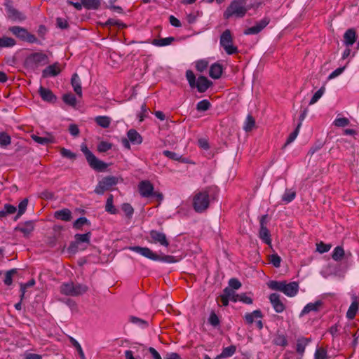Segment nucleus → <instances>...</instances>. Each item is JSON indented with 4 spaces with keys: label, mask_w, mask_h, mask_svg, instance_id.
Segmentation results:
<instances>
[{
    "label": "nucleus",
    "mask_w": 359,
    "mask_h": 359,
    "mask_svg": "<svg viewBox=\"0 0 359 359\" xmlns=\"http://www.w3.org/2000/svg\"><path fill=\"white\" fill-rule=\"evenodd\" d=\"M215 188L208 187L196 194L193 198V207L196 212H203L208 209L210 204V194L215 191Z\"/></svg>",
    "instance_id": "nucleus-1"
},
{
    "label": "nucleus",
    "mask_w": 359,
    "mask_h": 359,
    "mask_svg": "<svg viewBox=\"0 0 359 359\" xmlns=\"http://www.w3.org/2000/svg\"><path fill=\"white\" fill-rule=\"evenodd\" d=\"M250 8L247 5L246 0H233L224 13V18L229 19L231 17L243 18Z\"/></svg>",
    "instance_id": "nucleus-2"
},
{
    "label": "nucleus",
    "mask_w": 359,
    "mask_h": 359,
    "mask_svg": "<svg viewBox=\"0 0 359 359\" xmlns=\"http://www.w3.org/2000/svg\"><path fill=\"white\" fill-rule=\"evenodd\" d=\"M129 249L153 261L175 263L177 259L171 255L159 256L147 247L132 246Z\"/></svg>",
    "instance_id": "nucleus-3"
},
{
    "label": "nucleus",
    "mask_w": 359,
    "mask_h": 359,
    "mask_svg": "<svg viewBox=\"0 0 359 359\" xmlns=\"http://www.w3.org/2000/svg\"><path fill=\"white\" fill-rule=\"evenodd\" d=\"M268 285L271 290L282 292L290 297L295 296L299 291V285L297 282L287 283L286 281L271 280Z\"/></svg>",
    "instance_id": "nucleus-4"
},
{
    "label": "nucleus",
    "mask_w": 359,
    "mask_h": 359,
    "mask_svg": "<svg viewBox=\"0 0 359 359\" xmlns=\"http://www.w3.org/2000/svg\"><path fill=\"white\" fill-rule=\"evenodd\" d=\"M81 150L84 154L86 161L91 168L96 171L104 170L108 165L104 161L98 159L88 148L86 144L81 146Z\"/></svg>",
    "instance_id": "nucleus-5"
},
{
    "label": "nucleus",
    "mask_w": 359,
    "mask_h": 359,
    "mask_svg": "<svg viewBox=\"0 0 359 359\" xmlns=\"http://www.w3.org/2000/svg\"><path fill=\"white\" fill-rule=\"evenodd\" d=\"M49 62L48 55L42 52L33 53L25 59L26 65L32 69L47 65Z\"/></svg>",
    "instance_id": "nucleus-6"
},
{
    "label": "nucleus",
    "mask_w": 359,
    "mask_h": 359,
    "mask_svg": "<svg viewBox=\"0 0 359 359\" xmlns=\"http://www.w3.org/2000/svg\"><path fill=\"white\" fill-rule=\"evenodd\" d=\"M8 30L13 35L23 41H27L30 43H41L34 34L29 33L27 29L24 27L13 26L9 27Z\"/></svg>",
    "instance_id": "nucleus-7"
},
{
    "label": "nucleus",
    "mask_w": 359,
    "mask_h": 359,
    "mask_svg": "<svg viewBox=\"0 0 359 359\" xmlns=\"http://www.w3.org/2000/svg\"><path fill=\"white\" fill-rule=\"evenodd\" d=\"M220 45L228 55H233L238 53L236 46L232 44L233 38L231 31L226 29L220 36Z\"/></svg>",
    "instance_id": "nucleus-8"
},
{
    "label": "nucleus",
    "mask_w": 359,
    "mask_h": 359,
    "mask_svg": "<svg viewBox=\"0 0 359 359\" xmlns=\"http://www.w3.org/2000/svg\"><path fill=\"white\" fill-rule=\"evenodd\" d=\"M8 19L13 22H22L26 20V15L12 6L11 1H6L4 4Z\"/></svg>",
    "instance_id": "nucleus-9"
},
{
    "label": "nucleus",
    "mask_w": 359,
    "mask_h": 359,
    "mask_svg": "<svg viewBox=\"0 0 359 359\" xmlns=\"http://www.w3.org/2000/svg\"><path fill=\"white\" fill-rule=\"evenodd\" d=\"M118 182V179L114 176H109L102 178L95 189V192L97 194H103L107 190H109L111 187L116 185Z\"/></svg>",
    "instance_id": "nucleus-10"
},
{
    "label": "nucleus",
    "mask_w": 359,
    "mask_h": 359,
    "mask_svg": "<svg viewBox=\"0 0 359 359\" xmlns=\"http://www.w3.org/2000/svg\"><path fill=\"white\" fill-rule=\"evenodd\" d=\"M150 240L149 242L154 244H159L164 247L169 246V241L167 239L166 235L156 230H151L149 231Z\"/></svg>",
    "instance_id": "nucleus-11"
},
{
    "label": "nucleus",
    "mask_w": 359,
    "mask_h": 359,
    "mask_svg": "<svg viewBox=\"0 0 359 359\" xmlns=\"http://www.w3.org/2000/svg\"><path fill=\"white\" fill-rule=\"evenodd\" d=\"M269 22L270 18L269 17H264L261 20L256 22L255 25L245 29L243 33L245 35L257 34L263 30Z\"/></svg>",
    "instance_id": "nucleus-12"
},
{
    "label": "nucleus",
    "mask_w": 359,
    "mask_h": 359,
    "mask_svg": "<svg viewBox=\"0 0 359 359\" xmlns=\"http://www.w3.org/2000/svg\"><path fill=\"white\" fill-rule=\"evenodd\" d=\"M138 189L140 195L144 198H149L154 194V186L148 180H144L139 183Z\"/></svg>",
    "instance_id": "nucleus-13"
},
{
    "label": "nucleus",
    "mask_w": 359,
    "mask_h": 359,
    "mask_svg": "<svg viewBox=\"0 0 359 359\" xmlns=\"http://www.w3.org/2000/svg\"><path fill=\"white\" fill-rule=\"evenodd\" d=\"M212 85V82L208 79L207 77L200 76L196 81L194 88H196L199 93H205Z\"/></svg>",
    "instance_id": "nucleus-14"
},
{
    "label": "nucleus",
    "mask_w": 359,
    "mask_h": 359,
    "mask_svg": "<svg viewBox=\"0 0 359 359\" xmlns=\"http://www.w3.org/2000/svg\"><path fill=\"white\" fill-rule=\"evenodd\" d=\"M39 93L41 99L45 102L55 103L57 100V97L48 88L40 86L39 89Z\"/></svg>",
    "instance_id": "nucleus-15"
},
{
    "label": "nucleus",
    "mask_w": 359,
    "mask_h": 359,
    "mask_svg": "<svg viewBox=\"0 0 359 359\" xmlns=\"http://www.w3.org/2000/svg\"><path fill=\"white\" fill-rule=\"evenodd\" d=\"M269 300L271 304H272L274 310L277 313H282L285 306L283 303L280 299V295L277 293H272L269 296Z\"/></svg>",
    "instance_id": "nucleus-16"
},
{
    "label": "nucleus",
    "mask_w": 359,
    "mask_h": 359,
    "mask_svg": "<svg viewBox=\"0 0 359 359\" xmlns=\"http://www.w3.org/2000/svg\"><path fill=\"white\" fill-rule=\"evenodd\" d=\"M323 302L320 300H318L313 303L307 304L301 311L299 316L302 317L306 314L309 313L311 311H319L323 306Z\"/></svg>",
    "instance_id": "nucleus-17"
},
{
    "label": "nucleus",
    "mask_w": 359,
    "mask_h": 359,
    "mask_svg": "<svg viewBox=\"0 0 359 359\" xmlns=\"http://www.w3.org/2000/svg\"><path fill=\"white\" fill-rule=\"evenodd\" d=\"M343 38L344 43L346 47H350L353 45L356 41V32L355 29H348L344 34Z\"/></svg>",
    "instance_id": "nucleus-18"
},
{
    "label": "nucleus",
    "mask_w": 359,
    "mask_h": 359,
    "mask_svg": "<svg viewBox=\"0 0 359 359\" xmlns=\"http://www.w3.org/2000/svg\"><path fill=\"white\" fill-rule=\"evenodd\" d=\"M61 70L57 63L49 65L42 71V76L48 78L51 76H56L60 73Z\"/></svg>",
    "instance_id": "nucleus-19"
},
{
    "label": "nucleus",
    "mask_w": 359,
    "mask_h": 359,
    "mask_svg": "<svg viewBox=\"0 0 359 359\" xmlns=\"http://www.w3.org/2000/svg\"><path fill=\"white\" fill-rule=\"evenodd\" d=\"M34 224L32 221H27L24 224H20L15 228L16 231H19L23 233L24 236L28 237L29 234L34 231Z\"/></svg>",
    "instance_id": "nucleus-20"
},
{
    "label": "nucleus",
    "mask_w": 359,
    "mask_h": 359,
    "mask_svg": "<svg viewBox=\"0 0 359 359\" xmlns=\"http://www.w3.org/2000/svg\"><path fill=\"white\" fill-rule=\"evenodd\" d=\"M91 238V233L87 232L83 234L76 233L74 236V240L76 241V243H78L81 245V247L88 246L90 244V241Z\"/></svg>",
    "instance_id": "nucleus-21"
},
{
    "label": "nucleus",
    "mask_w": 359,
    "mask_h": 359,
    "mask_svg": "<svg viewBox=\"0 0 359 359\" xmlns=\"http://www.w3.org/2000/svg\"><path fill=\"white\" fill-rule=\"evenodd\" d=\"M54 217L62 221L69 222L72 218V212L67 208L57 210L54 212Z\"/></svg>",
    "instance_id": "nucleus-22"
},
{
    "label": "nucleus",
    "mask_w": 359,
    "mask_h": 359,
    "mask_svg": "<svg viewBox=\"0 0 359 359\" xmlns=\"http://www.w3.org/2000/svg\"><path fill=\"white\" fill-rule=\"evenodd\" d=\"M71 83L74 88V92L79 97L82 96V88H81V82L79 75L76 73H74L71 79Z\"/></svg>",
    "instance_id": "nucleus-23"
},
{
    "label": "nucleus",
    "mask_w": 359,
    "mask_h": 359,
    "mask_svg": "<svg viewBox=\"0 0 359 359\" xmlns=\"http://www.w3.org/2000/svg\"><path fill=\"white\" fill-rule=\"evenodd\" d=\"M222 71L223 68L220 64L214 63L210 67L209 76L214 79H218L221 77Z\"/></svg>",
    "instance_id": "nucleus-24"
},
{
    "label": "nucleus",
    "mask_w": 359,
    "mask_h": 359,
    "mask_svg": "<svg viewBox=\"0 0 359 359\" xmlns=\"http://www.w3.org/2000/svg\"><path fill=\"white\" fill-rule=\"evenodd\" d=\"M263 315L260 310H255L251 313H247L244 316V319L247 324H252L255 319L262 318Z\"/></svg>",
    "instance_id": "nucleus-25"
},
{
    "label": "nucleus",
    "mask_w": 359,
    "mask_h": 359,
    "mask_svg": "<svg viewBox=\"0 0 359 359\" xmlns=\"http://www.w3.org/2000/svg\"><path fill=\"white\" fill-rule=\"evenodd\" d=\"M128 139L133 144H140L142 142L141 135L134 129H130L127 133Z\"/></svg>",
    "instance_id": "nucleus-26"
},
{
    "label": "nucleus",
    "mask_w": 359,
    "mask_h": 359,
    "mask_svg": "<svg viewBox=\"0 0 359 359\" xmlns=\"http://www.w3.org/2000/svg\"><path fill=\"white\" fill-rule=\"evenodd\" d=\"M95 123L103 128H107L109 127L111 118L107 116H98L95 118Z\"/></svg>",
    "instance_id": "nucleus-27"
},
{
    "label": "nucleus",
    "mask_w": 359,
    "mask_h": 359,
    "mask_svg": "<svg viewBox=\"0 0 359 359\" xmlns=\"http://www.w3.org/2000/svg\"><path fill=\"white\" fill-rule=\"evenodd\" d=\"M175 41V38L169 36L162 39H155L152 41L151 43L156 46H165L172 43Z\"/></svg>",
    "instance_id": "nucleus-28"
},
{
    "label": "nucleus",
    "mask_w": 359,
    "mask_h": 359,
    "mask_svg": "<svg viewBox=\"0 0 359 359\" xmlns=\"http://www.w3.org/2000/svg\"><path fill=\"white\" fill-rule=\"evenodd\" d=\"M31 137L35 142L42 145H47L54 142L52 137H40L36 135H32Z\"/></svg>",
    "instance_id": "nucleus-29"
},
{
    "label": "nucleus",
    "mask_w": 359,
    "mask_h": 359,
    "mask_svg": "<svg viewBox=\"0 0 359 359\" xmlns=\"http://www.w3.org/2000/svg\"><path fill=\"white\" fill-rule=\"evenodd\" d=\"M113 203H114V196L112 194H110L107 199V202H106V205H105V210L110 214L115 215L117 213L118 210L114 206Z\"/></svg>",
    "instance_id": "nucleus-30"
},
{
    "label": "nucleus",
    "mask_w": 359,
    "mask_h": 359,
    "mask_svg": "<svg viewBox=\"0 0 359 359\" xmlns=\"http://www.w3.org/2000/svg\"><path fill=\"white\" fill-rule=\"evenodd\" d=\"M358 310V303L356 300L353 301L349 306L346 312V318L351 320L353 319Z\"/></svg>",
    "instance_id": "nucleus-31"
},
{
    "label": "nucleus",
    "mask_w": 359,
    "mask_h": 359,
    "mask_svg": "<svg viewBox=\"0 0 359 359\" xmlns=\"http://www.w3.org/2000/svg\"><path fill=\"white\" fill-rule=\"evenodd\" d=\"M83 7L87 9H97L100 6V0H81Z\"/></svg>",
    "instance_id": "nucleus-32"
},
{
    "label": "nucleus",
    "mask_w": 359,
    "mask_h": 359,
    "mask_svg": "<svg viewBox=\"0 0 359 359\" xmlns=\"http://www.w3.org/2000/svg\"><path fill=\"white\" fill-rule=\"evenodd\" d=\"M259 238L266 244L269 245L271 243V235L267 227L260 228Z\"/></svg>",
    "instance_id": "nucleus-33"
},
{
    "label": "nucleus",
    "mask_w": 359,
    "mask_h": 359,
    "mask_svg": "<svg viewBox=\"0 0 359 359\" xmlns=\"http://www.w3.org/2000/svg\"><path fill=\"white\" fill-rule=\"evenodd\" d=\"M296 196V191L292 189H286L284 194L282 196V201L287 204L292 201Z\"/></svg>",
    "instance_id": "nucleus-34"
},
{
    "label": "nucleus",
    "mask_w": 359,
    "mask_h": 359,
    "mask_svg": "<svg viewBox=\"0 0 359 359\" xmlns=\"http://www.w3.org/2000/svg\"><path fill=\"white\" fill-rule=\"evenodd\" d=\"M16 210V207L14 205L11 204H5L4 209L0 210V218L4 217L8 215L14 214Z\"/></svg>",
    "instance_id": "nucleus-35"
},
{
    "label": "nucleus",
    "mask_w": 359,
    "mask_h": 359,
    "mask_svg": "<svg viewBox=\"0 0 359 359\" xmlns=\"http://www.w3.org/2000/svg\"><path fill=\"white\" fill-rule=\"evenodd\" d=\"M60 292L63 294L73 296L74 284L72 283L62 284L60 287Z\"/></svg>",
    "instance_id": "nucleus-36"
},
{
    "label": "nucleus",
    "mask_w": 359,
    "mask_h": 359,
    "mask_svg": "<svg viewBox=\"0 0 359 359\" xmlns=\"http://www.w3.org/2000/svg\"><path fill=\"white\" fill-rule=\"evenodd\" d=\"M69 340L71 342L72 345L76 349L78 353L80 356L81 359H86L85 357L84 352L82 349L80 344L72 337H69Z\"/></svg>",
    "instance_id": "nucleus-37"
},
{
    "label": "nucleus",
    "mask_w": 359,
    "mask_h": 359,
    "mask_svg": "<svg viewBox=\"0 0 359 359\" xmlns=\"http://www.w3.org/2000/svg\"><path fill=\"white\" fill-rule=\"evenodd\" d=\"M344 256V250L342 247L337 246L334 249L332 258L337 262L341 261Z\"/></svg>",
    "instance_id": "nucleus-38"
},
{
    "label": "nucleus",
    "mask_w": 359,
    "mask_h": 359,
    "mask_svg": "<svg viewBox=\"0 0 359 359\" xmlns=\"http://www.w3.org/2000/svg\"><path fill=\"white\" fill-rule=\"evenodd\" d=\"M15 45V41L11 37L4 36L0 38V47L8 48Z\"/></svg>",
    "instance_id": "nucleus-39"
},
{
    "label": "nucleus",
    "mask_w": 359,
    "mask_h": 359,
    "mask_svg": "<svg viewBox=\"0 0 359 359\" xmlns=\"http://www.w3.org/2000/svg\"><path fill=\"white\" fill-rule=\"evenodd\" d=\"M300 128H301V122H299L298 123L295 130L289 135L283 147H287L288 144L292 143L296 139V137H297V135L299 134Z\"/></svg>",
    "instance_id": "nucleus-40"
},
{
    "label": "nucleus",
    "mask_w": 359,
    "mask_h": 359,
    "mask_svg": "<svg viewBox=\"0 0 359 359\" xmlns=\"http://www.w3.org/2000/svg\"><path fill=\"white\" fill-rule=\"evenodd\" d=\"M62 100L67 104L71 107H75L76 104V99L72 93H67L62 96Z\"/></svg>",
    "instance_id": "nucleus-41"
},
{
    "label": "nucleus",
    "mask_w": 359,
    "mask_h": 359,
    "mask_svg": "<svg viewBox=\"0 0 359 359\" xmlns=\"http://www.w3.org/2000/svg\"><path fill=\"white\" fill-rule=\"evenodd\" d=\"M28 205V199L24 198L18 205V212L15 217V220H17L20 217L23 215L27 209Z\"/></svg>",
    "instance_id": "nucleus-42"
},
{
    "label": "nucleus",
    "mask_w": 359,
    "mask_h": 359,
    "mask_svg": "<svg viewBox=\"0 0 359 359\" xmlns=\"http://www.w3.org/2000/svg\"><path fill=\"white\" fill-rule=\"evenodd\" d=\"M255 118L251 115H248L246 120L245 121V124L243 126V129L245 132H249L252 130L255 127Z\"/></svg>",
    "instance_id": "nucleus-43"
},
{
    "label": "nucleus",
    "mask_w": 359,
    "mask_h": 359,
    "mask_svg": "<svg viewBox=\"0 0 359 359\" xmlns=\"http://www.w3.org/2000/svg\"><path fill=\"white\" fill-rule=\"evenodd\" d=\"M86 248V246L81 247V245L78 243H76V241L72 242L69 246L67 248V252L70 255H74L78 252L79 250H83Z\"/></svg>",
    "instance_id": "nucleus-44"
},
{
    "label": "nucleus",
    "mask_w": 359,
    "mask_h": 359,
    "mask_svg": "<svg viewBox=\"0 0 359 359\" xmlns=\"http://www.w3.org/2000/svg\"><path fill=\"white\" fill-rule=\"evenodd\" d=\"M211 107V104L208 100H203L196 104V109L198 111H208Z\"/></svg>",
    "instance_id": "nucleus-45"
},
{
    "label": "nucleus",
    "mask_w": 359,
    "mask_h": 359,
    "mask_svg": "<svg viewBox=\"0 0 359 359\" xmlns=\"http://www.w3.org/2000/svg\"><path fill=\"white\" fill-rule=\"evenodd\" d=\"M88 287L85 285H82V284L74 285V284L73 296H78V295L83 294V293L86 292L88 291Z\"/></svg>",
    "instance_id": "nucleus-46"
},
{
    "label": "nucleus",
    "mask_w": 359,
    "mask_h": 359,
    "mask_svg": "<svg viewBox=\"0 0 359 359\" xmlns=\"http://www.w3.org/2000/svg\"><path fill=\"white\" fill-rule=\"evenodd\" d=\"M236 351V347L234 345H231L228 347H225L223 348L221 356H223L224 358H228L232 356Z\"/></svg>",
    "instance_id": "nucleus-47"
},
{
    "label": "nucleus",
    "mask_w": 359,
    "mask_h": 359,
    "mask_svg": "<svg viewBox=\"0 0 359 359\" xmlns=\"http://www.w3.org/2000/svg\"><path fill=\"white\" fill-rule=\"evenodd\" d=\"M11 143V137L5 132L0 133V145L7 147Z\"/></svg>",
    "instance_id": "nucleus-48"
},
{
    "label": "nucleus",
    "mask_w": 359,
    "mask_h": 359,
    "mask_svg": "<svg viewBox=\"0 0 359 359\" xmlns=\"http://www.w3.org/2000/svg\"><path fill=\"white\" fill-rule=\"evenodd\" d=\"M242 302L246 304H252V299L250 297H248L246 295L245 293H242L238 295H236V298L233 299V302Z\"/></svg>",
    "instance_id": "nucleus-49"
},
{
    "label": "nucleus",
    "mask_w": 359,
    "mask_h": 359,
    "mask_svg": "<svg viewBox=\"0 0 359 359\" xmlns=\"http://www.w3.org/2000/svg\"><path fill=\"white\" fill-rule=\"evenodd\" d=\"M314 359H328L327 351L322 347L318 348L314 353Z\"/></svg>",
    "instance_id": "nucleus-50"
},
{
    "label": "nucleus",
    "mask_w": 359,
    "mask_h": 359,
    "mask_svg": "<svg viewBox=\"0 0 359 359\" xmlns=\"http://www.w3.org/2000/svg\"><path fill=\"white\" fill-rule=\"evenodd\" d=\"M208 323L213 327H216L220 325V320L217 315L212 311L208 318Z\"/></svg>",
    "instance_id": "nucleus-51"
},
{
    "label": "nucleus",
    "mask_w": 359,
    "mask_h": 359,
    "mask_svg": "<svg viewBox=\"0 0 359 359\" xmlns=\"http://www.w3.org/2000/svg\"><path fill=\"white\" fill-rule=\"evenodd\" d=\"M325 90V87L323 86L318 91H316L311 99L309 104L311 105L317 102L318 100L323 96Z\"/></svg>",
    "instance_id": "nucleus-52"
},
{
    "label": "nucleus",
    "mask_w": 359,
    "mask_h": 359,
    "mask_svg": "<svg viewBox=\"0 0 359 359\" xmlns=\"http://www.w3.org/2000/svg\"><path fill=\"white\" fill-rule=\"evenodd\" d=\"M186 78L188 81V83L191 88H194V85L196 83V76L194 74L193 71L189 69L186 72Z\"/></svg>",
    "instance_id": "nucleus-53"
},
{
    "label": "nucleus",
    "mask_w": 359,
    "mask_h": 359,
    "mask_svg": "<svg viewBox=\"0 0 359 359\" xmlns=\"http://www.w3.org/2000/svg\"><path fill=\"white\" fill-rule=\"evenodd\" d=\"M17 271L15 269H11L8 271H6V274H5V278H4V283L6 285H11L13 283V279H12V277H13V275L16 273Z\"/></svg>",
    "instance_id": "nucleus-54"
},
{
    "label": "nucleus",
    "mask_w": 359,
    "mask_h": 359,
    "mask_svg": "<svg viewBox=\"0 0 359 359\" xmlns=\"http://www.w3.org/2000/svg\"><path fill=\"white\" fill-rule=\"evenodd\" d=\"M208 67V62L205 60H200L196 62V69L199 72H203Z\"/></svg>",
    "instance_id": "nucleus-55"
},
{
    "label": "nucleus",
    "mask_w": 359,
    "mask_h": 359,
    "mask_svg": "<svg viewBox=\"0 0 359 359\" xmlns=\"http://www.w3.org/2000/svg\"><path fill=\"white\" fill-rule=\"evenodd\" d=\"M269 262L278 268L280 266L281 257L278 254H273L269 257Z\"/></svg>",
    "instance_id": "nucleus-56"
},
{
    "label": "nucleus",
    "mask_w": 359,
    "mask_h": 359,
    "mask_svg": "<svg viewBox=\"0 0 359 359\" xmlns=\"http://www.w3.org/2000/svg\"><path fill=\"white\" fill-rule=\"evenodd\" d=\"M112 144L109 142L102 141L97 145V151L99 152H106L111 149Z\"/></svg>",
    "instance_id": "nucleus-57"
},
{
    "label": "nucleus",
    "mask_w": 359,
    "mask_h": 359,
    "mask_svg": "<svg viewBox=\"0 0 359 359\" xmlns=\"http://www.w3.org/2000/svg\"><path fill=\"white\" fill-rule=\"evenodd\" d=\"M274 343L277 346L285 347L287 345V339L285 335L280 334L276 337Z\"/></svg>",
    "instance_id": "nucleus-58"
},
{
    "label": "nucleus",
    "mask_w": 359,
    "mask_h": 359,
    "mask_svg": "<svg viewBox=\"0 0 359 359\" xmlns=\"http://www.w3.org/2000/svg\"><path fill=\"white\" fill-rule=\"evenodd\" d=\"M60 154L62 157L69 158L72 160H74L76 157V154L75 153H73L70 150L65 149L64 147L60 149Z\"/></svg>",
    "instance_id": "nucleus-59"
},
{
    "label": "nucleus",
    "mask_w": 359,
    "mask_h": 359,
    "mask_svg": "<svg viewBox=\"0 0 359 359\" xmlns=\"http://www.w3.org/2000/svg\"><path fill=\"white\" fill-rule=\"evenodd\" d=\"M88 223V220L86 217H81L77 219L73 224V227L76 229H81V227Z\"/></svg>",
    "instance_id": "nucleus-60"
},
{
    "label": "nucleus",
    "mask_w": 359,
    "mask_h": 359,
    "mask_svg": "<svg viewBox=\"0 0 359 359\" xmlns=\"http://www.w3.org/2000/svg\"><path fill=\"white\" fill-rule=\"evenodd\" d=\"M222 294L231 299L232 302H233V299H236V295H238V294H236L233 290L229 287H226L224 289Z\"/></svg>",
    "instance_id": "nucleus-61"
},
{
    "label": "nucleus",
    "mask_w": 359,
    "mask_h": 359,
    "mask_svg": "<svg viewBox=\"0 0 359 359\" xmlns=\"http://www.w3.org/2000/svg\"><path fill=\"white\" fill-rule=\"evenodd\" d=\"M122 210L124 212L126 215L128 217H131L134 212V209L132 205L129 203H123L121 206Z\"/></svg>",
    "instance_id": "nucleus-62"
},
{
    "label": "nucleus",
    "mask_w": 359,
    "mask_h": 359,
    "mask_svg": "<svg viewBox=\"0 0 359 359\" xmlns=\"http://www.w3.org/2000/svg\"><path fill=\"white\" fill-rule=\"evenodd\" d=\"M130 321L141 327H147L149 325L147 321L135 316L130 317Z\"/></svg>",
    "instance_id": "nucleus-63"
},
{
    "label": "nucleus",
    "mask_w": 359,
    "mask_h": 359,
    "mask_svg": "<svg viewBox=\"0 0 359 359\" xmlns=\"http://www.w3.org/2000/svg\"><path fill=\"white\" fill-rule=\"evenodd\" d=\"M309 339H302L298 340L297 344V351L300 353H304L305 350V346L307 345Z\"/></svg>",
    "instance_id": "nucleus-64"
}]
</instances>
